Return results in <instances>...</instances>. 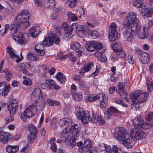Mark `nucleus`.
Listing matches in <instances>:
<instances>
[{
    "label": "nucleus",
    "mask_w": 153,
    "mask_h": 153,
    "mask_svg": "<svg viewBox=\"0 0 153 153\" xmlns=\"http://www.w3.org/2000/svg\"><path fill=\"white\" fill-rule=\"evenodd\" d=\"M19 150L18 146H11L8 145L6 148V151L9 153H13L17 152Z\"/></svg>",
    "instance_id": "25"
},
{
    "label": "nucleus",
    "mask_w": 153,
    "mask_h": 153,
    "mask_svg": "<svg viewBox=\"0 0 153 153\" xmlns=\"http://www.w3.org/2000/svg\"><path fill=\"white\" fill-rule=\"evenodd\" d=\"M14 115L10 114V116H8L7 117L6 119V122L7 123H8L9 122H11L14 120V118L13 117V116Z\"/></svg>",
    "instance_id": "58"
},
{
    "label": "nucleus",
    "mask_w": 153,
    "mask_h": 153,
    "mask_svg": "<svg viewBox=\"0 0 153 153\" xmlns=\"http://www.w3.org/2000/svg\"><path fill=\"white\" fill-rule=\"evenodd\" d=\"M95 43H96L95 41L88 42L85 45V48L90 52L95 51Z\"/></svg>",
    "instance_id": "23"
},
{
    "label": "nucleus",
    "mask_w": 153,
    "mask_h": 153,
    "mask_svg": "<svg viewBox=\"0 0 153 153\" xmlns=\"http://www.w3.org/2000/svg\"><path fill=\"white\" fill-rule=\"evenodd\" d=\"M105 150L106 153H112V149L110 146H105Z\"/></svg>",
    "instance_id": "62"
},
{
    "label": "nucleus",
    "mask_w": 153,
    "mask_h": 153,
    "mask_svg": "<svg viewBox=\"0 0 153 153\" xmlns=\"http://www.w3.org/2000/svg\"><path fill=\"white\" fill-rule=\"evenodd\" d=\"M111 114L108 111H106L105 113L104 117L105 120H108L111 117Z\"/></svg>",
    "instance_id": "56"
},
{
    "label": "nucleus",
    "mask_w": 153,
    "mask_h": 153,
    "mask_svg": "<svg viewBox=\"0 0 153 153\" xmlns=\"http://www.w3.org/2000/svg\"><path fill=\"white\" fill-rule=\"evenodd\" d=\"M2 72L5 74L6 80L8 81H10L12 77L11 72L7 69H5L3 70Z\"/></svg>",
    "instance_id": "33"
},
{
    "label": "nucleus",
    "mask_w": 153,
    "mask_h": 153,
    "mask_svg": "<svg viewBox=\"0 0 153 153\" xmlns=\"http://www.w3.org/2000/svg\"><path fill=\"white\" fill-rule=\"evenodd\" d=\"M94 68L93 63H90L82 68L80 70L79 73L81 75H83L86 72H87L89 71H92L94 70Z\"/></svg>",
    "instance_id": "18"
},
{
    "label": "nucleus",
    "mask_w": 153,
    "mask_h": 153,
    "mask_svg": "<svg viewBox=\"0 0 153 153\" xmlns=\"http://www.w3.org/2000/svg\"><path fill=\"white\" fill-rule=\"evenodd\" d=\"M95 47L96 48V50L98 51L101 49H102L103 47V45L100 42L95 41Z\"/></svg>",
    "instance_id": "49"
},
{
    "label": "nucleus",
    "mask_w": 153,
    "mask_h": 153,
    "mask_svg": "<svg viewBox=\"0 0 153 153\" xmlns=\"http://www.w3.org/2000/svg\"><path fill=\"white\" fill-rule=\"evenodd\" d=\"M139 58L140 61L143 64L147 63L149 61L150 58L148 54L144 52L140 55Z\"/></svg>",
    "instance_id": "22"
},
{
    "label": "nucleus",
    "mask_w": 153,
    "mask_h": 153,
    "mask_svg": "<svg viewBox=\"0 0 153 153\" xmlns=\"http://www.w3.org/2000/svg\"><path fill=\"white\" fill-rule=\"evenodd\" d=\"M76 29L79 31L84 30V27L82 25H77L76 23H75L70 26L67 30V33H65L64 35V39L65 40H68L74 36L72 33L73 30Z\"/></svg>",
    "instance_id": "6"
},
{
    "label": "nucleus",
    "mask_w": 153,
    "mask_h": 153,
    "mask_svg": "<svg viewBox=\"0 0 153 153\" xmlns=\"http://www.w3.org/2000/svg\"><path fill=\"white\" fill-rule=\"evenodd\" d=\"M99 97V96L95 94H91L88 96V99L90 102H93L98 99Z\"/></svg>",
    "instance_id": "35"
},
{
    "label": "nucleus",
    "mask_w": 153,
    "mask_h": 153,
    "mask_svg": "<svg viewBox=\"0 0 153 153\" xmlns=\"http://www.w3.org/2000/svg\"><path fill=\"white\" fill-rule=\"evenodd\" d=\"M97 122L100 125H104L105 123V121L103 118L100 115H98L97 117Z\"/></svg>",
    "instance_id": "45"
},
{
    "label": "nucleus",
    "mask_w": 153,
    "mask_h": 153,
    "mask_svg": "<svg viewBox=\"0 0 153 153\" xmlns=\"http://www.w3.org/2000/svg\"><path fill=\"white\" fill-rule=\"evenodd\" d=\"M91 34L94 39H95L99 35V33L97 31L94 30L91 33Z\"/></svg>",
    "instance_id": "60"
},
{
    "label": "nucleus",
    "mask_w": 153,
    "mask_h": 153,
    "mask_svg": "<svg viewBox=\"0 0 153 153\" xmlns=\"http://www.w3.org/2000/svg\"><path fill=\"white\" fill-rule=\"evenodd\" d=\"M47 102L51 106H55L59 104V102L50 99H48Z\"/></svg>",
    "instance_id": "42"
},
{
    "label": "nucleus",
    "mask_w": 153,
    "mask_h": 153,
    "mask_svg": "<svg viewBox=\"0 0 153 153\" xmlns=\"http://www.w3.org/2000/svg\"><path fill=\"white\" fill-rule=\"evenodd\" d=\"M37 133H35L34 132L30 133V134L28 136V139L30 141H32L34 140L36 137V134Z\"/></svg>",
    "instance_id": "48"
},
{
    "label": "nucleus",
    "mask_w": 153,
    "mask_h": 153,
    "mask_svg": "<svg viewBox=\"0 0 153 153\" xmlns=\"http://www.w3.org/2000/svg\"><path fill=\"white\" fill-rule=\"evenodd\" d=\"M55 5V3L54 0H48L47 1L45 4V6L50 8H53Z\"/></svg>",
    "instance_id": "34"
},
{
    "label": "nucleus",
    "mask_w": 153,
    "mask_h": 153,
    "mask_svg": "<svg viewBox=\"0 0 153 153\" xmlns=\"http://www.w3.org/2000/svg\"><path fill=\"white\" fill-rule=\"evenodd\" d=\"M121 149L119 148L117 146L114 145L112 148V151L115 153H120V151Z\"/></svg>",
    "instance_id": "51"
},
{
    "label": "nucleus",
    "mask_w": 153,
    "mask_h": 153,
    "mask_svg": "<svg viewBox=\"0 0 153 153\" xmlns=\"http://www.w3.org/2000/svg\"><path fill=\"white\" fill-rule=\"evenodd\" d=\"M127 61L129 63L133 64L134 63V60L132 56L130 55H128L127 57Z\"/></svg>",
    "instance_id": "59"
},
{
    "label": "nucleus",
    "mask_w": 153,
    "mask_h": 153,
    "mask_svg": "<svg viewBox=\"0 0 153 153\" xmlns=\"http://www.w3.org/2000/svg\"><path fill=\"white\" fill-rule=\"evenodd\" d=\"M71 48L73 50H78L79 49H82L81 45L78 42H75L72 43L71 44Z\"/></svg>",
    "instance_id": "32"
},
{
    "label": "nucleus",
    "mask_w": 153,
    "mask_h": 153,
    "mask_svg": "<svg viewBox=\"0 0 153 153\" xmlns=\"http://www.w3.org/2000/svg\"><path fill=\"white\" fill-rule=\"evenodd\" d=\"M75 113L78 119H81L82 121L85 124L88 123L91 120L90 115L88 111H83L79 108L77 107L75 108Z\"/></svg>",
    "instance_id": "4"
},
{
    "label": "nucleus",
    "mask_w": 153,
    "mask_h": 153,
    "mask_svg": "<svg viewBox=\"0 0 153 153\" xmlns=\"http://www.w3.org/2000/svg\"><path fill=\"white\" fill-rule=\"evenodd\" d=\"M6 49L7 52L9 53L12 59L17 63L20 61L21 59L19 58V56L16 55V53L13 49L8 47Z\"/></svg>",
    "instance_id": "15"
},
{
    "label": "nucleus",
    "mask_w": 153,
    "mask_h": 153,
    "mask_svg": "<svg viewBox=\"0 0 153 153\" xmlns=\"http://www.w3.org/2000/svg\"><path fill=\"white\" fill-rule=\"evenodd\" d=\"M31 97L32 99L35 100H37L40 98L42 97L41 90L38 88H36L32 91Z\"/></svg>",
    "instance_id": "19"
},
{
    "label": "nucleus",
    "mask_w": 153,
    "mask_h": 153,
    "mask_svg": "<svg viewBox=\"0 0 153 153\" xmlns=\"http://www.w3.org/2000/svg\"><path fill=\"white\" fill-rule=\"evenodd\" d=\"M74 79L76 82H78L81 79L80 76L78 74L75 75L73 77Z\"/></svg>",
    "instance_id": "63"
},
{
    "label": "nucleus",
    "mask_w": 153,
    "mask_h": 153,
    "mask_svg": "<svg viewBox=\"0 0 153 153\" xmlns=\"http://www.w3.org/2000/svg\"><path fill=\"white\" fill-rule=\"evenodd\" d=\"M49 37H46L43 40V44L47 46L52 45L54 42L58 44L60 42L59 37L57 36V34L54 32H51L49 34Z\"/></svg>",
    "instance_id": "5"
},
{
    "label": "nucleus",
    "mask_w": 153,
    "mask_h": 153,
    "mask_svg": "<svg viewBox=\"0 0 153 153\" xmlns=\"http://www.w3.org/2000/svg\"><path fill=\"white\" fill-rule=\"evenodd\" d=\"M143 0H136L134 3V5L137 8L142 7L143 5Z\"/></svg>",
    "instance_id": "38"
},
{
    "label": "nucleus",
    "mask_w": 153,
    "mask_h": 153,
    "mask_svg": "<svg viewBox=\"0 0 153 153\" xmlns=\"http://www.w3.org/2000/svg\"><path fill=\"white\" fill-rule=\"evenodd\" d=\"M117 89H116L117 91H120L124 90L125 85L123 82H120L117 84Z\"/></svg>",
    "instance_id": "47"
},
{
    "label": "nucleus",
    "mask_w": 153,
    "mask_h": 153,
    "mask_svg": "<svg viewBox=\"0 0 153 153\" xmlns=\"http://www.w3.org/2000/svg\"><path fill=\"white\" fill-rule=\"evenodd\" d=\"M143 121V118L141 117H138L134 119L133 123L134 128H142Z\"/></svg>",
    "instance_id": "20"
},
{
    "label": "nucleus",
    "mask_w": 153,
    "mask_h": 153,
    "mask_svg": "<svg viewBox=\"0 0 153 153\" xmlns=\"http://www.w3.org/2000/svg\"><path fill=\"white\" fill-rule=\"evenodd\" d=\"M68 57V54L67 55H60L58 56V58L60 60H62L63 59H66Z\"/></svg>",
    "instance_id": "64"
},
{
    "label": "nucleus",
    "mask_w": 153,
    "mask_h": 153,
    "mask_svg": "<svg viewBox=\"0 0 153 153\" xmlns=\"http://www.w3.org/2000/svg\"><path fill=\"white\" fill-rule=\"evenodd\" d=\"M130 135L127 133L126 129L123 128H119L118 130L116 131L114 133V137L116 140H119V142L124 140L125 138L129 137Z\"/></svg>",
    "instance_id": "7"
},
{
    "label": "nucleus",
    "mask_w": 153,
    "mask_h": 153,
    "mask_svg": "<svg viewBox=\"0 0 153 153\" xmlns=\"http://www.w3.org/2000/svg\"><path fill=\"white\" fill-rule=\"evenodd\" d=\"M68 119L66 118H64L61 120L59 122V125L61 126H63L66 123L68 122Z\"/></svg>",
    "instance_id": "54"
},
{
    "label": "nucleus",
    "mask_w": 153,
    "mask_h": 153,
    "mask_svg": "<svg viewBox=\"0 0 153 153\" xmlns=\"http://www.w3.org/2000/svg\"><path fill=\"white\" fill-rule=\"evenodd\" d=\"M68 56L69 58L72 62H74L76 60V57L73 55L71 53H68Z\"/></svg>",
    "instance_id": "52"
},
{
    "label": "nucleus",
    "mask_w": 153,
    "mask_h": 153,
    "mask_svg": "<svg viewBox=\"0 0 153 153\" xmlns=\"http://www.w3.org/2000/svg\"><path fill=\"white\" fill-rule=\"evenodd\" d=\"M57 79L61 83L65 82L66 80V76L65 75L61 72L58 73L56 76Z\"/></svg>",
    "instance_id": "31"
},
{
    "label": "nucleus",
    "mask_w": 153,
    "mask_h": 153,
    "mask_svg": "<svg viewBox=\"0 0 153 153\" xmlns=\"http://www.w3.org/2000/svg\"><path fill=\"white\" fill-rule=\"evenodd\" d=\"M30 14L26 10L21 11L15 18V21L11 23L10 25L7 24L5 25V30L3 34H5L7 30L13 31L12 37L17 42L21 44H25L29 39L27 33H22L18 29L22 24L25 26L28 25V20Z\"/></svg>",
    "instance_id": "1"
},
{
    "label": "nucleus",
    "mask_w": 153,
    "mask_h": 153,
    "mask_svg": "<svg viewBox=\"0 0 153 153\" xmlns=\"http://www.w3.org/2000/svg\"><path fill=\"white\" fill-rule=\"evenodd\" d=\"M44 46L42 43L37 44L35 46V49L36 53L39 56H42L44 54L45 51Z\"/></svg>",
    "instance_id": "21"
},
{
    "label": "nucleus",
    "mask_w": 153,
    "mask_h": 153,
    "mask_svg": "<svg viewBox=\"0 0 153 153\" xmlns=\"http://www.w3.org/2000/svg\"><path fill=\"white\" fill-rule=\"evenodd\" d=\"M10 89V86L8 85H6L4 88L0 89V96H5L8 93Z\"/></svg>",
    "instance_id": "29"
},
{
    "label": "nucleus",
    "mask_w": 153,
    "mask_h": 153,
    "mask_svg": "<svg viewBox=\"0 0 153 153\" xmlns=\"http://www.w3.org/2000/svg\"><path fill=\"white\" fill-rule=\"evenodd\" d=\"M27 58L31 60H37V59L36 56L32 53H29L27 55Z\"/></svg>",
    "instance_id": "44"
},
{
    "label": "nucleus",
    "mask_w": 153,
    "mask_h": 153,
    "mask_svg": "<svg viewBox=\"0 0 153 153\" xmlns=\"http://www.w3.org/2000/svg\"><path fill=\"white\" fill-rule=\"evenodd\" d=\"M149 95V93L143 92L140 90H138L131 93L130 95V97L132 101L134 102L136 101L138 98L139 97L138 102L141 103L146 100L147 98L148 97Z\"/></svg>",
    "instance_id": "3"
},
{
    "label": "nucleus",
    "mask_w": 153,
    "mask_h": 153,
    "mask_svg": "<svg viewBox=\"0 0 153 153\" xmlns=\"http://www.w3.org/2000/svg\"><path fill=\"white\" fill-rule=\"evenodd\" d=\"M70 126H68L64 128L61 135V138L65 143H70V140H71L70 135L71 132H70Z\"/></svg>",
    "instance_id": "10"
},
{
    "label": "nucleus",
    "mask_w": 153,
    "mask_h": 153,
    "mask_svg": "<svg viewBox=\"0 0 153 153\" xmlns=\"http://www.w3.org/2000/svg\"><path fill=\"white\" fill-rule=\"evenodd\" d=\"M117 93L120 95V96L122 97H124L127 96V93L124 91V90H121L120 91H117Z\"/></svg>",
    "instance_id": "53"
},
{
    "label": "nucleus",
    "mask_w": 153,
    "mask_h": 153,
    "mask_svg": "<svg viewBox=\"0 0 153 153\" xmlns=\"http://www.w3.org/2000/svg\"><path fill=\"white\" fill-rule=\"evenodd\" d=\"M142 9L140 13L142 17L147 18L151 16L153 13V9L150 7H146L145 5H143Z\"/></svg>",
    "instance_id": "11"
},
{
    "label": "nucleus",
    "mask_w": 153,
    "mask_h": 153,
    "mask_svg": "<svg viewBox=\"0 0 153 153\" xmlns=\"http://www.w3.org/2000/svg\"><path fill=\"white\" fill-rule=\"evenodd\" d=\"M73 99L76 101H79L82 99L83 96L82 93H79L73 92L71 94Z\"/></svg>",
    "instance_id": "30"
},
{
    "label": "nucleus",
    "mask_w": 153,
    "mask_h": 153,
    "mask_svg": "<svg viewBox=\"0 0 153 153\" xmlns=\"http://www.w3.org/2000/svg\"><path fill=\"white\" fill-rule=\"evenodd\" d=\"M133 138L130 139L129 137L125 138L124 140H123L120 142L124 145L126 148H132L134 144V141L132 140Z\"/></svg>",
    "instance_id": "16"
},
{
    "label": "nucleus",
    "mask_w": 153,
    "mask_h": 153,
    "mask_svg": "<svg viewBox=\"0 0 153 153\" xmlns=\"http://www.w3.org/2000/svg\"><path fill=\"white\" fill-rule=\"evenodd\" d=\"M37 108L36 105L33 104L27 107L24 112L27 115L28 117H31L34 115L37 111Z\"/></svg>",
    "instance_id": "13"
},
{
    "label": "nucleus",
    "mask_w": 153,
    "mask_h": 153,
    "mask_svg": "<svg viewBox=\"0 0 153 153\" xmlns=\"http://www.w3.org/2000/svg\"><path fill=\"white\" fill-rule=\"evenodd\" d=\"M23 84L26 85H30L32 84V81L30 78H27L24 79L23 81Z\"/></svg>",
    "instance_id": "46"
},
{
    "label": "nucleus",
    "mask_w": 153,
    "mask_h": 153,
    "mask_svg": "<svg viewBox=\"0 0 153 153\" xmlns=\"http://www.w3.org/2000/svg\"><path fill=\"white\" fill-rule=\"evenodd\" d=\"M29 66V65L28 63H21L17 66V70L20 71H22L23 73L29 75L30 73L27 68H28Z\"/></svg>",
    "instance_id": "17"
},
{
    "label": "nucleus",
    "mask_w": 153,
    "mask_h": 153,
    "mask_svg": "<svg viewBox=\"0 0 153 153\" xmlns=\"http://www.w3.org/2000/svg\"><path fill=\"white\" fill-rule=\"evenodd\" d=\"M109 29L108 36L109 40L113 41L117 39L118 36L116 24L114 23H111Z\"/></svg>",
    "instance_id": "8"
},
{
    "label": "nucleus",
    "mask_w": 153,
    "mask_h": 153,
    "mask_svg": "<svg viewBox=\"0 0 153 153\" xmlns=\"http://www.w3.org/2000/svg\"><path fill=\"white\" fill-rule=\"evenodd\" d=\"M18 106L17 102L15 100H11L7 106L10 114L14 115L17 109Z\"/></svg>",
    "instance_id": "12"
},
{
    "label": "nucleus",
    "mask_w": 153,
    "mask_h": 153,
    "mask_svg": "<svg viewBox=\"0 0 153 153\" xmlns=\"http://www.w3.org/2000/svg\"><path fill=\"white\" fill-rule=\"evenodd\" d=\"M111 57L112 60L114 59L115 61L117 60L118 58V56L117 55V52H115L113 54H111Z\"/></svg>",
    "instance_id": "61"
},
{
    "label": "nucleus",
    "mask_w": 153,
    "mask_h": 153,
    "mask_svg": "<svg viewBox=\"0 0 153 153\" xmlns=\"http://www.w3.org/2000/svg\"><path fill=\"white\" fill-rule=\"evenodd\" d=\"M128 27L123 33L124 36L128 41H132L134 37L138 32L139 38L143 39L146 38L147 28L145 26H140L137 17V14L133 12L128 13L126 17Z\"/></svg>",
    "instance_id": "2"
},
{
    "label": "nucleus",
    "mask_w": 153,
    "mask_h": 153,
    "mask_svg": "<svg viewBox=\"0 0 153 153\" xmlns=\"http://www.w3.org/2000/svg\"><path fill=\"white\" fill-rule=\"evenodd\" d=\"M67 16L69 19H71L74 21L77 20L78 18L76 15L72 13L71 12H68L67 14Z\"/></svg>",
    "instance_id": "37"
},
{
    "label": "nucleus",
    "mask_w": 153,
    "mask_h": 153,
    "mask_svg": "<svg viewBox=\"0 0 153 153\" xmlns=\"http://www.w3.org/2000/svg\"><path fill=\"white\" fill-rule=\"evenodd\" d=\"M41 31H38L36 27L35 26H33L29 29V33L30 36L33 38L37 36Z\"/></svg>",
    "instance_id": "24"
},
{
    "label": "nucleus",
    "mask_w": 153,
    "mask_h": 153,
    "mask_svg": "<svg viewBox=\"0 0 153 153\" xmlns=\"http://www.w3.org/2000/svg\"><path fill=\"white\" fill-rule=\"evenodd\" d=\"M9 138L8 135L7 133L3 131L0 132V140L3 143L7 142Z\"/></svg>",
    "instance_id": "26"
},
{
    "label": "nucleus",
    "mask_w": 153,
    "mask_h": 153,
    "mask_svg": "<svg viewBox=\"0 0 153 153\" xmlns=\"http://www.w3.org/2000/svg\"><path fill=\"white\" fill-rule=\"evenodd\" d=\"M117 55L118 57L123 58L125 57L126 54L125 52L121 51L117 52Z\"/></svg>",
    "instance_id": "57"
},
{
    "label": "nucleus",
    "mask_w": 153,
    "mask_h": 153,
    "mask_svg": "<svg viewBox=\"0 0 153 153\" xmlns=\"http://www.w3.org/2000/svg\"><path fill=\"white\" fill-rule=\"evenodd\" d=\"M102 100L100 102V107L103 108H105L108 102V97L105 95V94H102Z\"/></svg>",
    "instance_id": "28"
},
{
    "label": "nucleus",
    "mask_w": 153,
    "mask_h": 153,
    "mask_svg": "<svg viewBox=\"0 0 153 153\" xmlns=\"http://www.w3.org/2000/svg\"><path fill=\"white\" fill-rule=\"evenodd\" d=\"M146 85L148 90L149 91H152L153 88V80L150 82L149 80H147Z\"/></svg>",
    "instance_id": "40"
},
{
    "label": "nucleus",
    "mask_w": 153,
    "mask_h": 153,
    "mask_svg": "<svg viewBox=\"0 0 153 153\" xmlns=\"http://www.w3.org/2000/svg\"><path fill=\"white\" fill-rule=\"evenodd\" d=\"M92 142L89 140H85L83 145L85 147L88 148L90 150L92 147Z\"/></svg>",
    "instance_id": "39"
},
{
    "label": "nucleus",
    "mask_w": 153,
    "mask_h": 153,
    "mask_svg": "<svg viewBox=\"0 0 153 153\" xmlns=\"http://www.w3.org/2000/svg\"><path fill=\"white\" fill-rule=\"evenodd\" d=\"M73 138L72 139V142H71V140H70V143H66L65 144H66L67 145H71L73 147H74L76 144V143H75L76 140H77V139H75L74 138V137H73Z\"/></svg>",
    "instance_id": "55"
},
{
    "label": "nucleus",
    "mask_w": 153,
    "mask_h": 153,
    "mask_svg": "<svg viewBox=\"0 0 153 153\" xmlns=\"http://www.w3.org/2000/svg\"><path fill=\"white\" fill-rule=\"evenodd\" d=\"M146 120L150 121L152 120L153 121V112H150L149 113L146 117Z\"/></svg>",
    "instance_id": "50"
},
{
    "label": "nucleus",
    "mask_w": 153,
    "mask_h": 153,
    "mask_svg": "<svg viewBox=\"0 0 153 153\" xmlns=\"http://www.w3.org/2000/svg\"><path fill=\"white\" fill-rule=\"evenodd\" d=\"M80 126H78L77 125H74L70 126V132H71L72 137H74L75 139H78L79 134L80 131L81 127Z\"/></svg>",
    "instance_id": "14"
},
{
    "label": "nucleus",
    "mask_w": 153,
    "mask_h": 153,
    "mask_svg": "<svg viewBox=\"0 0 153 153\" xmlns=\"http://www.w3.org/2000/svg\"><path fill=\"white\" fill-rule=\"evenodd\" d=\"M131 136L134 138L139 140L145 139L146 137V134L143 132L141 129L134 128L132 129L131 132Z\"/></svg>",
    "instance_id": "9"
},
{
    "label": "nucleus",
    "mask_w": 153,
    "mask_h": 153,
    "mask_svg": "<svg viewBox=\"0 0 153 153\" xmlns=\"http://www.w3.org/2000/svg\"><path fill=\"white\" fill-rule=\"evenodd\" d=\"M28 128L30 133L34 132L35 133H38V130L33 124H29L28 126Z\"/></svg>",
    "instance_id": "36"
},
{
    "label": "nucleus",
    "mask_w": 153,
    "mask_h": 153,
    "mask_svg": "<svg viewBox=\"0 0 153 153\" xmlns=\"http://www.w3.org/2000/svg\"><path fill=\"white\" fill-rule=\"evenodd\" d=\"M108 110L111 111L115 115H117L119 113V111L117 108L113 106H110Z\"/></svg>",
    "instance_id": "43"
},
{
    "label": "nucleus",
    "mask_w": 153,
    "mask_h": 153,
    "mask_svg": "<svg viewBox=\"0 0 153 153\" xmlns=\"http://www.w3.org/2000/svg\"><path fill=\"white\" fill-rule=\"evenodd\" d=\"M112 47L113 50L117 52L122 50V46L120 43L118 42L112 43Z\"/></svg>",
    "instance_id": "27"
},
{
    "label": "nucleus",
    "mask_w": 153,
    "mask_h": 153,
    "mask_svg": "<svg viewBox=\"0 0 153 153\" xmlns=\"http://www.w3.org/2000/svg\"><path fill=\"white\" fill-rule=\"evenodd\" d=\"M90 150L88 148L85 147L84 146L78 149V151L79 153H86Z\"/></svg>",
    "instance_id": "41"
}]
</instances>
